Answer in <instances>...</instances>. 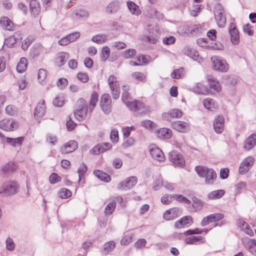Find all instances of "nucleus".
Masks as SVG:
<instances>
[{
    "instance_id": "obj_1",
    "label": "nucleus",
    "mask_w": 256,
    "mask_h": 256,
    "mask_svg": "<svg viewBox=\"0 0 256 256\" xmlns=\"http://www.w3.org/2000/svg\"><path fill=\"white\" fill-rule=\"evenodd\" d=\"M195 170L201 178H205V182L207 184H212L216 178V174L212 168L205 166H196Z\"/></svg>"
},
{
    "instance_id": "obj_2",
    "label": "nucleus",
    "mask_w": 256,
    "mask_h": 256,
    "mask_svg": "<svg viewBox=\"0 0 256 256\" xmlns=\"http://www.w3.org/2000/svg\"><path fill=\"white\" fill-rule=\"evenodd\" d=\"M126 106L131 111L135 112L137 116L146 115L150 112L148 107H146L144 104L138 100H134L130 102H126Z\"/></svg>"
},
{
    "instance_id": "obj_3",
    "label": "nucleus",
    "mask_w": 256,
    "mask_h": 256,
    "mask_svg": "<svg viewBox=\"0 0 256 256\" xmlns=\"http://www.w3.org/2000/svg\"><path fill=\"white\" fill-rule=\"evenodd\" d=\"M18 185L15 181H8L4 183L0 188V194L7 196L13 195L18 192Z\"/></svg>"
},
{
    "instance_id": "obj_4",
    "label": "nucleus",
    "mask_w": 256,
    "mask_h": 256,
    "mask_svg": "<svg viewBox=\"0 0 256 256\" xmlns=\"http://www.w3.org/2000/svg\"><path fill=\"white\" fill-rule=\"evenodd\" d=\"M215 20L218 27L224 28L226 24V16L224 10L220 4H216L214 8Z\"/></svg>"
},
{
    "instance_id": "obj_5",
    "label": "nucleus",
    "mask_w": 256,
    "mask_h": 256,
    "mask_svg": "<svg viewBox=\"0 0 256 256\" xmlns=\"http://www.w3.org/2000/svg\"><path fill=\"white\" fill-rule=\"evenodd\" d=\"M79 109L74 113L76 118L80 122L83 120L86 116L88 113V104L84 98H80L78 102Z\"/></svg>"
},
{
    "instance_id": "obj_6",
    "label": "nucleus",
    "mask_w": 256,
    "mask_h": 256,
    "mask_svg": "<svg viewBox=\"0 0 256 256\" xmlns=\"http://www.w3.org/2000/svg\"><path fill=\"white\" fill-rule=\"evenodd\" d=\"M211 59L214 70L220 72H226L228 70L229 66L224 60L216 56H212Z\"/></svg>"
},
{
    "instance_id": "obj_7",
    "label": "nucleus",
    "mask_w": 256,
    "mask_h": 256,
    "mask_svg": "<svg viewBox=\"0 0 256 256\" xmlns=\"http://www.w3.org/2000/svg\"><path fill=\"white\" fill-rule=\"evenodd\" d=\"M137 182L138 179L136 176H130L120 182L118 186V188L120 190H128L132 188Z\"/></svg>"
},
{
    "instance_id": "obj_8",
    "label": "nucleus",
    "mask_w": 256,
    "mask_h": 256,
    "mask_svg": "<svg viewBox=\"0 0 256 256\" xmlns=\"http://www.w3.org/2000/svg\"><path fill=\"white\" fill-rule=\"evenodd\" d=\"M100 105L102 110L106 114H109L112 110V99L110 94H104L100 98Z\"/></svg>"
},
{
    "instance_id": "obj_9",
    "label": "nucleus",
    "mask_w": 256,
    "mask_h": 256,
    "mask_svg": "<svg viewBox=\"0 0 256 256\" xmlns=\"http://www.w3.org/2000/svg\"><path fill=\"white\" fill-rule=\"evenodd\" d=\"M18 126V123L13 119H4L0 121V128L5 131H13Z\"/></svg>"
},
{
    "instance_id": "obj_10",
    "label": "nucleus",
    "mask_w": 256,
    "mask_h": 256,
    "mask_svg": "<svg viewBox=\"0 0 256 256\" xmlns=\"http://www.w3.org/2000/svg\"><path fill=\"white\" fill-rule=\"evenodd\" d=\"M182 213L179 208H172L166 210L163 214V218L166 220H171L179 217Z\"/></svg>"
},
{
    "instance_id": "obj_11",
    "label": "nucleus",
    "mask_w": 256,
    "mask_h": 256,
    "mask_svg": "<svg viewBox=\"0 0 256 256\" xmlns=\"http://www.w3.org/2000/svg\"><path fill=\"white\" fill-rule=\"evenodd\" d=\"M169 158L175 166L183 167L185 165V161L182 154L176 151H172L169 154Z\"/></svg>"
},
{
    "instance_id": "obj_12",
    "label": "nucleus",
    "mask_w": 256,
    "mask_h": 256,
    "mask_svg": "<svg viewBox=\"0 0 256 256\" xmlns=\"http://www.w3.org/2000/svg\"><path fill=\"white\" fill-rule=\"evenodd\" d=\"M228 32L230 36V40L234 45H237L240 42L239 32L236 24L231 22L228 28Z\"/></svg>"
},
{
    "instance_id": "obj_13",
    "label": "nucleus",
    "mask_w": 256,
    "mask_h": 256,
    "mask_svg": "<svg viewBox=\"0 0 256 256\" xmlns=\"http://www.w3.org/2000/svg\"><path fill=\"white\" fill-rule=\"evenodd\" d=\"M0 138H1V140L2 142H6L14 147L20 146L24 138L23 136H20L15 138L6 137L0 132Z\"/></svg>"
},
{
    "instance_id": "obj_14",
    "label": "nucleus",
    "mask_w": 256,
    "mask_h": 256,
    "mask_svg": "<svg viewBox=\"0 0 256 256\" xmlns=\"http://www.w3.org/2000/svg\"><path fill=\"white\" fill-rule=\"evenodd\" d=\"M254 159L252 156H248L240 164L238 172L240 174L246 172L252 166Z\"/></svg>"
},
{
    "instance_id": "obj_15",
    "label": "nucleus",
    "mask_w": 256,
    "mask_h": 256,
    "mask_svg": "<svg viewBox=\"0 0 256 256\" xmlns=\"http://www.w3.org/2000/svg\"><path fill=\"white\" fill-rule=\"evenodd\" d=\"M172 128L180 132H186L190 129V124L180 120H177L172 123Z\"/></svg>"
},
{
    "instance_id": "obj_16",
    "label": "nucleus",
    "mask_w": 256,
    "mask_h": 256,
    "mask_svg": "<svg viewBox=\"0 0 256 256\" xmlns=\"http://www.w3.org/2000/svg\"><path fill=\"white\" fill-rule=\"evenodd\" d=\"M183 115L182 110L174 108L170 110L168 112H164L162 114V118L166 120H170L171 118H178Z\"/></svg>"
},
{
    "instance_id": "obj_17",
    "label": "nucleus",
    "mask_w": 256,
    "mask_h": 256,
    "mask_svg": "<svg viewBox=\"0 0 256 256\" xmlns=\"http://www.w3.org/2000/svg\"><path fill=\"white\" fill-rule=\"evenodd\" d=\"M78 148V144L75 140H70L62 146L60 151L62 154H67L74 151Z\"/></svg>"
},
{
    "instance_id": "obj_18",
    "label": "nucleus",
    "mask_w": 256,
    "mask_h": 256,
    "mask_svg": "<svg viewBox=\"0 0 256 256\" xmlns=\"http://www.w3.org/2000/svg\"><path fill=\"white\" fill-rule=\"evenodd\" d=\"M0 26L5 30L13 31L15 30L16 25L14 24L8 18L4 16L0 18Z\"/></svg>"
},
{
    "instance_id": "obj_19",
    "label": "nucleus",
    "mask_w": 256,
    "mask_h": 256,
    "mask_svg": "<svg viewBox=\"0 0 256 256\" xmlns=\"http://www.w3.org/2000/svg\"><path fill=\"white\" fill-rule=\"evenodd\" d=\"M150 152L152 156L158 162H163L165 159L164 154L158 148L152 146L150 149Z\"/></svg>"
},
{
    "instance_id": "obj_20",
    "label": "nucleus",
    "mask_w": 256,
    "mask_h": 256,
    "mask_svg": "<svg viewBox=\"0 0 256 256\" xmlns=\"http://www.w3.org/2000/svg\"><path fill=\"white\" fill-rule=\"evenodd\" d=\"M224 118L222 116H216L213 122L214 128L218 134H221L224 130Z\"/></svg>"
},
{
    "instance_id": "obj_21",
    "label": "nucleus",
    "mask_w": 256,
    "mask_h": 256,
    "mask_svg": "<svg viewBox=\"0 0 256 256\" xmlns=\"http://www.w3.org/2000/svg\"><path fill=\"white\" fill-rule=\"evenodd\" d=\"M46 106L45 102L42 100L37 104L34 112V116L36 119L39 120L46 113Z\"/></svg>"
},
{
    "instance_id": "obj_22",
    "label": "nucleus",
    "mask_w": 256,
    "mask_h": 256,
    "mask_svg": "<svg viewBox=\"0 0 256 256\" xmlns=\"http://www.w3.org/2000/svg\"><path fill=\"white\" fill-rule=\"evenodd\" d=\"M193 223V220L191 216H186L182 217L174 224L175 228H180L182 227H188Z\"/></svg>"
},
{
    "instance_id": "obj_23",
    "label": "nucleus",
    "mask_w": 256,
    "mask_h": 256,
    "mask_svg": "<svg viewBox=\"0 0 256 256\" xmlns=\"http://www.w3.org/2000/svg\"><path fill=\"white\" fill-rule=\"evenodd\" d=\"M155 134L158 138L160 139L170 138L172 134V130L166 128H160L156 130Z\"/></svg>"
},
{
    "instance_id": "obj_24",
    "label": "nucleus",
    "mask_w": 256,
    "mask_h": 256,
    "mask_svg": "<svg viewBox=\"0 0 256 256\" xmlns=\"http://www.w3.org/2000/svg\"><path fill=\"white\" fill-rule=\"evenodd\" d=\"M236 224L239 228L244 231L246 234L250 236H254V233L250 228L248 224L242 219H238L236 220Z\"/></svg>"
},
{
    "instance_id": "obj_25",
    "label": "nucleus",
    "mask_w": 256,
    "mask_h": 256,
    "mask_svg": "<svg viewBox=\"0 0 256 256\" xmlns=\"http://www.w3.org/2000/svg\"><path fill=\"white\" fill-rule=\"evenodd\" d=\"M184 242L187 244H204L206 242V240L203 236H191L186 238Z\"/></svg>"
},
{
    "instance_id": "obj_26",
    "label": "nucleus",
    "mask_w": 256,
    "mask_h": 256,
    "mask_svg": "<svg viewBox=\"0 0 256 256\" xmlns=\"http://www.w3.org/2000/svg\"><path fill=\"white\" fill-rule=\"evenodd\" d=\"M256 144V134H250L244 141V148L246 150H249L252 148Z\"/></svg>"
},
{
    "instance_id": "obj_27",
    "label": "nucleus",
    "mask_w": 256,
    "mask_h": 256,
    "mask_svg": "<svg viewBox=\"0 0 256 256\" xmlns=\"http://www.w3.org/2000/svg\"><path fill=\"white\" fill-rule=\"evenodd\" d=\"M69 58V54L66 52H62L58 53L55 58V62L58 66H61L64 64L68 60Z\"/></svg>"
},
{
    "instance_id": "obj_28",
    "label": "nucleus",
    "mask_w": 256,
    "mask_h": 256,
    "mask_svg": "<svg viewBox=\"0 0 256 256\" xmlns=\"http://www.w3.org/2000/svg\"><path fill=\"white\" fill-rule=\"evenodd\" d=\"M206 80L212 88L217 92H219L221 90L222 88L220 84L210 74L207 75Z\"/></svg>"
},
{
    "instance_id": "obj_29",
    "label": "nucleus",
    "mask_w": 256,
    "mask_h": 256,
    "mask_svg": "<svg viewBox=\"0 0 256 256\" xmlns=\"http://www.w3.org/2000/svg\"><path fill=\"white\" fill-rule=\"evenodd\" d=\"M192 90L198 94H206L208 92V88L202 82H197L192 88Z\"/></svg>"
},
{
    "instance_id": "obj_30",
    "label": "nucleus",
    "mask_w": 256,
    "mask_h": 256,
    "mask_svg": "<svg viewBox=\"0 0 256 256\" xmlns=\"http://www.w3.org/2000/svg\"><path fill=\"white\" fill-rule=\"evenodd\" d=\"M246 248L252 254L256 256V240L249 239L244 244Z\"/></svg>"
},
{
    "instance_id": "obj_31",
    "label": "nucleus",
    "mask_w": 256,
    "mask_h": 256,
    "mask_svg": "<svg viewBox=\"0 0 256 256\" xmlns=\"http://www.w3.org/2000/svg\"><path fill=\"white\" fill-rule=\"evenodd\" d=\"M212 217L213 222H215L214 226H220L224 224L226 222V220H222L220 222L218 221L222 220L224 218V214L222 213H216L211 214Z\"/></svg>"
},
{
    "instance_id": "obj_32",
    "label": "nucleus",
    "mask_w": 256,
    "mask_h": 256,
    "mask_svg": "<svg viewBox=\"0 0 256 256\" xmlns=\"http://www.w3.org/2000/svg\"><path fill=\"white\" fill-rule=\"evenodd\" d=\"M94 174L102 181L109 182L111 180L110 176L102 170H94Z\"/></svg>"
},
{
    "instance_id": "obj_33",
    "label": "nucleus",
    "mask_w": 256,
    "mask_h": 256,
    "mask_svg": "<svg viewBox=\"0 0 256 256\" xmlns=\"http://www.w3.org/2000/svg\"><path fill=\"white\" fill-rule=\"evenodd\" d=\"M87 170L88 167L86 166L84 163L82 164L78 170V174L79 177L78 182L79 184H80L81 182H82V184L84 183V180L83 179Z\"/></svg>"
},
{
    "instance_id": "obj_34",
    "label": "nucleus",
    "mask_w": 256,
    "mask_h": 256,
    "mask_svg": "<svg viewBox=\"0 0 256 256\" xmlns=\"http://www.w3.org/2000/svg\"><path fill=\"white\" fill-rule=\"evenodd\" d=\"M225 194V191L223 190H218L212 191L209 193L207 197L209 200H215L221 198Z\"/></svg>"
},
{
    "instance_id": "obj_35",
    "label": "nucleus",
    "mask_w": 256,
    "mask_h": 256,
    "mask_svg": "<svg viewBox=\"0 0 256 256\" xmlns=\"http://www.w3.org/2000/svg\"><path fill=\"white\" fill-rule=\"evenodd\" d=\"M22 39V34L19 32H16L12 36L9 37L6 40L7 42L6 44L10 46H12L18 40Z\"/></svg>"
},
{
    "instance_id": "obj_36",
    "label": "nucleus",
    "mask_w": 256,
    "mask_h": 256,
    "mask_svg": "<svg viewBox=\"0 0 256 256\" xmlns=\"http://www.w3.org/2000/svg\"><path fill=\"white\" fill-rule=\"evenodd\" d=\"M192 206L194 211L200 210L202 209L204 204V202L195 196H192Z\"/></svg>"
},
{
    "instance_id": "obj_37",
    "label": "nucleus",
    "mask_w": 256,
    "mask_h": 256,
    "mask_svg": "<svg viewBox=\"0 0 256 256\" xmlns=\"http://www.w3.org/2000/svg\"><path fill=\"white\" fill-rule=\"evenodd\" d=\"M98 95L96 92H94L92 93L88 104L89 110L90 112H92L95 108L98 101Z\"/></svg>"
},
{
    "instance_id": "obj_38",
    "label": "nucleus",
    "mask_w": 256,
    "mask_h": 256,
    "mask_svg": "<svg viewBox=\"0 0 256 256\" xmlns=\"http://www.w3.org/2000/svg\"><path fill=\"white\" fill-rule=\"evenodd\" d=\"M28 62L27 60L25 58H20V62L18 63L16 69L18 72L22 73L27 68Z\"/></svg>"
},
{
    "instance_id": "obj_39",
    "label": "nucleus",
    "mask_w": 256,
    "mask_h": 256,
    "mask_svg": "<svg viewBox=\"0 0 256 256\" xmlns=\"http://www.w3.org/2000/svg\"><path fill=\"white\" fill-rule=\"evenodd\" d=\"M178 32L183 36L192 34L191 24H184L178 26Z\"/></svg>"
},
{
    "instance_id": "obj_40",
    "label": "nucleus",
    "mask_w": 256,
    "mask_h": 256,
    "mask_svg": "<svg viewBox=\"0 0 256 256\" xmlns=\"http://www.w3.org/2000/svg\"><path fill=\"white\" fill-rule=\"evenodd\" d=\"M203 104L206 108L212 111L216 108V104H215L213 99L206 98L203 101Z\"/></svg>"
},
{
    "instance_id": "obj_41",
    "label": "nucleus",
    "mask_w": 256,
    "mask_h": 256,
    "mask_svg": "<svg viewBox=\"0 0 256 256\" xmlns=\"http://www.w3.org/2000/svg\"><path fill=\"white\" fill-rule=\"evenodd\" d=\"M120 8L119 4L118 1H113L110 3L106 6V12L109 14H112L116 12Z\"/></svg>"
},
{
    "instance_id": "obj_42",
    "label": "nucleus",
    "mask_w": 256,
    "mask_h": 256,
    "mask_svg": "<svg viewBox=\"0 0 256 256\" xmlns=\"http://www.w3.org/2000/svg\"><path fill=\"white\" fill-rule=\"evenodd\" d=\"M183 52L186 55H187L194 60H197L199 56V54L198 51L190 48H185L184 49Z\"/></svg>"
},
{
    "instance_id": "obj_43",
    "label": "nucleus",
    "mask_w": 256,
    "mask_h": 256,
    "mask_svg": "<svg viewBox=\"0 0 256 256\" xmlns=\"http://www.w3.org/2000/svg\"><path fill=\"white\" fill-rule=\"evenodd\" d=\"M108 86L111 90L113 98L115 100L118 98L120 94V88L119 84H116Z\"/></svg>"
},
{
    "instance_id": "obj_44",
    "label": "nucleus",
    "mask_w": 256,
    "mask_h": 256,
    "mask_svg": "<svg viewBox=\"0 0 256 256\" xmlns=\"http://www.w3.org/2000/svg\"><path fill=\"white\" fill-rule=\"evenodd\" d=\"M127 5L129 10L132 14L136 15H138L140 14L139 6H138L134 2L131 1H128Z\"/></svg>"
},
{
    "instance_id": "obj_45",
    "label": "nucleus",
    "mask_w": 256,
    "mask_h": 256,
    "mask_svg": "<svg viewBox=\"0 0 256 256\" xmlns=\"http://www.w3.org/2000/svg\"><path fill=\"white\" fill-rule=\"evenodd\" d=\"M16 168V164L12 162H9L2 166V170L6 174L8 172H13Z\"/></svg>"
},
{
    "instance_id": "obj_46",
    "label": "nucleus",
    "mask_w": 256,
    "mask_h": 256,
    "mask_svg": "<svg viewBox=\"0 0 256 256\" xmlns=\"http://www.w3.org/2000/svg\"><path fill=\"white\" fill-rule=\"evenodd\" d=\"M132 78L138 81L142 82H146V74H145L141 72H134L132 74Z\"/></svg>"
},
{
    "instance_id": "obj_47",
    "label": "nucleus",
    "mask_w": 256,
    "mask_h": 256,
    "mask_svg": "<svg viewBox=\"0 0 256 256\" xmlns=\"http://www.w3.org/2000/svg\"><path fill=\"white\" fill-rule=\"evenodd\" d=\"M58 194L59 198L66 199L70 198L72 193L70 190L66 188H62L58 191Z\"/></svg>"
},
{
    "instance_id": "obj_48",
    "label": "nucleus",
    "mask_w": 256,
    "mask_h": 256,
    "mask_svg": "<svg viewBox=\"0 0 256 256\" xmlns=\"http://www.w3.org/2000/svg\"><path fill=\"white\" fill-rule=\"evenodd\" d=\"M116 246V243L114 241H109L105 243L103 246V249L106 252V254L112 252Z\"/></svg>"
},
{
    "instance_id": "obj_49",
    "label": "nucleus",
    "mask_w": 256,
    "mask_h": 256,
    "mask_svg": "<svg viewBox=\"0 0 256 256\" xmlns=\"http://www.w3.org/2000/svg\"><path fill=\"white\" fill-rule=\"evenodd\" d=\"M116 203L115 202H112L108 203L104 210V212L106 214H112L116 208Z\"/></svg>"
},
{
    "instance_id": "obj_50",
    "label": "nucleus",
    "mask_w": 256,
    "mask_h": 256,
    "mask_svg": "<svg viewBox=\"0 0 256 256\" xmlns=\"http://www.w3.org/2000/svg\"><path fill=\"white\" fill-rule=\"evenodd\" d=\"M74 14L77 18H87L89 16L88 12L82 9L78 10L75 11Z\"/></svg>"
},
{
    "instance_id": "obj_51",
    "label": "nucleus",
    "mask_w": 256,
    "mask_h": 256,
    "mask_svg": "<svg viewBox=\"0 0 256 256\" xmlns=\"http://www.w3.org/2000/svg\"><path fill=\"white\" fill-rule=\"evenodd\" d=\"M192 34H197L202 32L204 30V26L200 24H191Z\"/></svg>"
},
{
    "instance_id": "obj_52",
    "label": "nucleus",
    "mask_w": 256,
    "mask_h": 256,
    "mask_svg": "<svg viewBox=\"0 0 256 256\" xmlns=\"http://www.w3.org/2000/svg\"><path fill=\"white\" fill-rule=\"evenodd\" d=\"M46 71L43 68L39 70L38 74V79L39 82L41 84L44 82L46 77Z\"/></svg>"
},
{
    "instance_id": "obj_53",
    "label": "nucleus",
    "mask_w": 256,
    "mask_h": 256,
    "mask_svg": "<svg viewBox=\"0 0 256 256\" xmlns=\"http://www.w3.org/2000/svg\"><path fill=\"white\" fill-rule=\"evenodd\" d=\"M183 70L184 68H182L174 70L171 74V77L174 79H179L181 78L183 75Z\"/></svg>"
},
{
    "instance_id": "obj_54",
    "label": "nucleus",
    "mask_w": 256,
    "mask_h": 256,
    "mask_svg": "<svg viewBox=\"0 0 256 256\" xmlns=\"http://www.w3.org/2000/svg\"><path fill=\"white\" fill-rule=\"evenodd\" d=\"M110 54V50L108 46H104L102 48V50L101 60L103 62H105L108 57Z\"/></svg>"
},
{
    "instance_id": "obj_55",
    "label": "nucleus",
    "mask_w": 256,
    "mask_h": 256,
    "mask_svg": "<svg viewBox=\"0 0 256 256\" xmlns=\"http://www.w3.org/2000/svg\"><path fill=\"white\" fill-rule=\"evenodd\" d=\"M136 54V51L134 49H128L126 50L122 53V56L125 58H130L135 56Z\"/></svg>"
},
{
    "instance_id": "obj_56",
    "label": "nucleus",
    "mask_w": 256,
    "mask_h": 256,
    "mask_svg": "<svg viewBox=\"0 0 256 256\" xmlns=\"http://www.w3.org/2000/svg\"><path fill=\"white\" fill-rule=\"evenodd\" d=\"M61 180V177L56 173H52L49 177V181L50 184H54Z\"/></svg>"
},
{
    "instance_id": "obj_57",
    "label": "nucleus",
    "mask_w": 256,
    "mask_h": 256,
    "mask_svg": "<svg viewBox=\"0 0 256 256\" xmlns=\"http://www.w3.org/2000/svg\"><path fill=\"white\" fill-rule=\"evenodd\" d=\"M106 36L104 35H100L97 34L94 36L92 40L94 42L98 43V44H102L105 42Z\"/></svg>"
},
{
    "instance_id": "obj_58",
    "label": "nucleus",
    "mask_w": 256,
    "mask_h": 256,
    "mask_svg": "<svg viewBox=\"0 0 256 256\" xmlns=\"http://www.w3.org/2000/svg\"><path fill=\"white\" fill-rule=\"evenodd\" d=\"M53 104L54 106L61 107L64 104V100L63 96H58L54 98L53 100Z\"/></svg>"
},
{
    "instance_id": "obj_59",
    "label": "nucleus",
    "mask_w": 256,
    "mask_h": 256,
    "mask_svg": "<svg viewBox=\"0 0 256 256\" xmlns=\"http://www.w3.org/2000/svg\"><path fill=\"white\" fill-rule=\"evenodd\" d=\"M66 36H67V37L70 43V42H74L77 39H78L80 37V34L79 32H72L70 34H68Z\"/></svg>"
},
{
    "instance_id": "obj_60",
    "label": "nucleus",
    "mask_w": 256,
    "mask_h": 256,
    "mask_svg": "<svg viewBox=\"0 0 256 256\" xmlns=\"http://www.w3.org/2000/svg\"><path fill=\"white\" fill-rule=\"evenodd\" d=\"M124 92L122 94V100L125 104L126 106V102H130L128 100V99L130 97V94L128 92V88H126V86H124Z\"/></svg>"
},
{
    "instance_id": "obj_61",
    "label": "nucleus",
    "mask_w": 256,
    "mask_h": 256,
    "mask_svg": "<svg viewBox=\"0 0 256 256\" xmlns=\"http://www.w3.org/2000/svg\"><path fill=\"white\" fill-rule=\"evenodd\" d=\"M125 138L126 139L124 140L122 144V146L124 148H127L132 146L135 142L134 139L132 137L128 136V138Z\"/></svg>"
},
{
    "instance_id": "obj_62",
    "label": "nucleus",
    "mask_w": 256,
    "mask_h": 256,
    "mask_svg": "<svg viewBox=\"0 0 256 256\" xmlns=\"http://www.w3.org/2000/svg\"><path fill=\"white\" fill-rule=\"evenodd\" d=\"M15 248L14 243L10 238H8L6 240V248L10 251H12Z\"/></svg>"
},
{
    "instance_id": "obj_63",
    "label": "nucleus",
    "mask_w": 256,
    "mask_h": 256,
    "mask_svg": "<svg viewBox=\"0 0 256 256\" xmlns=\"http://www.w3.org/2000/svg\"><path fill=\"white\" fill-rule=\"evenodd\" d=\"M136 60L138 62V64L140 66H142L144 64H146L148 62V60L147 56H144V55H141L139 56H136Z\"/></svg>"
},
{
    "instance_id": "obj_64",
    "label": "nucleus",
    "mask_w": 256,
    "mask_h": 256,
    "mask_svg": "<svg viewBox=\"0 0 256 256\" xmlns=\"http://www.w3.org/2000/svg\"><path fill=\"white\" fill-rule=\"evenodd\" d=\"M77 78L82 82H86L89 79L88 74L82 72H80L77 74Z\"/></svg>"
}]
</instances>
